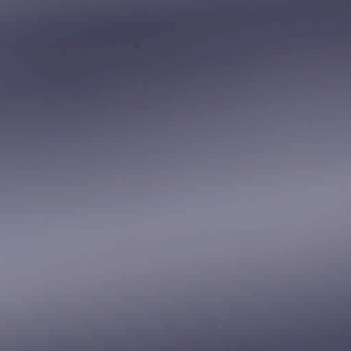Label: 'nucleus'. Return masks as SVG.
<instances>
[{
  "label": "nucleus",
  "instance_id": "f257e3e1",
  "mask_svg": "<svg viewBox=\"0 0 351 351\" xmlns=\"http://www.w3.org/2000/svg\"><path fill=\"white\" fill-rule=\"evenodd\" d=\"M149 81H152V71H154V1L149 0Z\"/></svg>",
  "mask_w": 351,
  "mask_h": 351
}]
</instances>
